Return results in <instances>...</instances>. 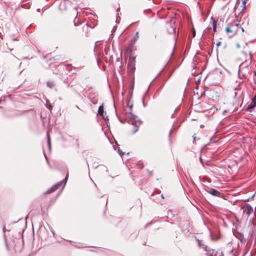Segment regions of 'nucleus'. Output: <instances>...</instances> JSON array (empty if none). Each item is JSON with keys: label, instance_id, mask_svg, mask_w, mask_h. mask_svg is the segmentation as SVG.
<instances>
[{"label": "nucleus", "instance_id": "1a4fd4ad", "mask_svg": "<svg viewBox=\"0 0 256 256\" xmlns=\"http://www.w3.org/2000/svg\"><path fill=\"white\" fill-rule=\"evenodd\" d=\"M46 85L48 88H54L55 84L53 82L48 81L46 82Z\"/></svg>", "mask_w": 256, "mask_h": 256}, {"label": "nucleus", "instance_id": "f257e3e1", "mask_svg": "<svg viewBox=\"0 0 256 256\" xmlns=\"http://www.w3.org/2000/svg\"><path fill=\"white\" fill-rule=\"evenodd\" d=\"M226 32L230 34V37L236 34L238 32H243L244 28L240 26V24L236 22L228 23L226 28Z\"/></svg>", "mask_w": 256, "mask_h": 256}, {"label": "nucleus", "instance_id": "412c9836", "mask_svg": "<svg viewBox=\"0 0 256 256\" xmlns=\"http://www.w3.org/2000/svg\"><path fill=\"white\" fill-rule=\"evenodd\" d=\"M135 36H136V38L134 39V40L135 41L136 40V39L138 37V32H136V34H135Z\"/></svg>", "mask_w": 256, "mask_h": 256}, {"label": "nucleus", "instance_id": "6e6552de", "mask_svg": "<svg viewBox=\"0 0 256 256\" xmlns=\"http://www.w3.org/2000/svg\"><path fill=\"white\" fill-rule=\"evenodd\" d=\"M98 114L100 116H102L103 118H104V106H100L98 108Z\"/></svg>", "mask_w": 256, "mask_h": 256}, {"label": "nucleus", "instance_id": "39448f33", "mask_svg": "<svg viewBox=\"0 0 256 256\" xmlns=\"http://www.w3.org/2000/svg\"><path fill=\"white\" fill-rule=\"evenodd\" d=\"M62 182H58V183H57L55 185L52 186L51 188L48 189L46 191V194H50V193H52V192H54L55 190H56L57 189H58L59 188V187L62 185Z\"/></svg>", "mask_w": 256, "mask_h": 256}, {"label": "nucleus", "instance_id": "f704fd0d", "mask_svg": "<svg viewBox=\"0 0 256 256\" xmlns=\"http://www.w3.org/2000/svg\"><path fill=\"white\" fill-rule=\"evenodd\" d=\"M161 197H162V198H164V195L162 194L161 195Z\"/></svg>", "mask_w": 256, "mask_h": 256}, {"label": "nucleus", "instance_id": "9b49d317", "mask_svg": "<svg viewBox=\"0 0 256 256\" xmlns=\"http://www.w3.org/2000/svg\"><path fill=\"white\" fill-rule=\"evenodd\" d=\"M66 69L69 72H70V71L72 70V66L70 64H66L65 65Z\"/></svg>", "mask_w": 256, "mask_h": 256}, {"label": "nucleus", "instance_id": "ea45409f", "mask_svg": "<svg viewBox=\"0 0 256 256\" xmlns=\"http://www.w3.org/2000/svg\"><path fill=\"white\" fill-rule=\"evenodd\" d=\"M66 182H64V186H65Z\"/></svg>", "mask_w": 256, "mask_h": 256}, {"label": "nucleus", "instance_id": "5701e85b", "mask_svg": "<svg viewBox=\"0 0 256 256\" xmlns=\"http://www.w3.org/2000/svg\"><path fill=\"white\" fill-rule=\"evenodd\" d=\"M46 106L49 109V110H51L52 108V106H50V105H48V104H46Z\"/></svg>", "mask_w": 256, "mask_h": 256}, {"label": "nucleus", "instance_id": "37998d69", "mask_svg": "<svg viewBox=\"0 0 256 256\" xmlns=\"http://www.w3.org/2000/svg\"><path fill=\"white\" fill-rule=\"evenodd\" d=\"M44 158H46V159H47V158L46 156H44Z\"/></svg>", "mask_w": 256, "mask_h": 256}, {"label": "nucleus", "instance_id": "7c9ffc66", "mask_svg": "<svg viewBox=\"0 0 256 256\" xmlns=\"http://www.w3.org/2000/svg\"><path fill=\"white\" fill-rule=\"evenodd\" d=\"M171 134H172V132L170 131V132H169V134H168V136H169V138H170V136H171Z\"/></svg>", "mask_w": 256, "mask_h": 256}, {"label": "nucleus", "instance_id": "20e7f679", "mask_svg": "<svg viewBox=\"0 0 256 256\" xmlns=\"http://www.w3.org/2000/svg\"><path fill=\"white\" fill-rule=\"evenodd\" d=\"M256 106V97L254 96L252 98V102H251L250 104L246 108V110L248 112H252L254 108Z\"/></svg>", "mask_w": 256, "mask_h": 256}, {"label": "nucleus", "instance_id": "c85d7f7f", "mask_svg": "<svg viewBox=\"0 0 256 256\" xmlns=\"http://www.w3.org/2000/svg\"><path fill=\"white\" fill-rule=\"evenodd\" d=\"M119 154L120 156H122L124 154V152H119Z\"/></svg>", "mask_w": 256, "mask_h": 256}, {"label": "nucleus", "instance_id": "423d86ee", "mask_svg": "<svg viewBox=\"0 0 256 256\" xmlns=\"http://www.w3.org/2000/svg\"><path fill=\"white\" fill-rule=\"evenodd\" d=\"M243 212H246L248 216H249L253 212V208L250 204H246V210H244Z\"/></svg>", "mask_w": 256, "mask_h": 256}, {"label": "nucleus", "instance_id": "2eb2a0df", "mask_svg": "<svg viewBox=\"0 0 256 256\" xmlns=\"http://www.w3.org/2000/svg\"><path fill=\"white\" fill-rule=\"evenodd\" d=\"M222 252H220V253L219 254H218L217 252H216L214 254V256H213V255H210V256H222Z\"/></svg>", "mask_w": 256, "mask_h": 256}, {"label": "nucleus", "instance_id": "9d476101", "mask_svg": "<svg viewBox=\"0 0 256 256\" xmlns=\"http://www.w3.org/2000/svg\"><path fill=\"white\" fill-rule=\"evenodd\" d=\"M47 139H48V148L50 150L51 149V144H50V136L48 134H47Z\"/></svg>", "mask_w": 256, "mask_h": 256}, {"label": "nucleus", "instance_id": "72a5a7b5", "mask_svg": "<svg viewBox=\"0 0 256 256\" xmlns=\"http://www.w3.org/2000/svg\"><path fill=\"white\" fill-rule=\"evenodd\" d=\"M230 253H232L233 252V250H231L230 251Z\"/></svg>", "mask_w": 256, "mask_h": 256}, {"label": "nucleus", "instance_id": "a18cd8bd", "mask_svg": "<svg viewBox=\"0 0 256 256\" xmlns=\"http://www.w3.org/2000/svg\"><path fill=\"white\" fill-rule=\"evenodd\" d=\"M148 173H149V174H150V173H151V172L148 171Z\"/></svg>", "mask_w": 256, "mask_h": 256}, {"label": "nucleus", "instance_id": "dca6fc26", "mask_svg": "<svg viewBox=\"0 0 256 256\" xmlns=\"http://www.w3.org/2000/svg\"><path fill=\"white\" fill-rule=\"evenodd\" d=\"M248 54H249V55H250V60L251 61L252 60V52H249Z\"/></svg>", "mask_w": 256, "mask_h": 256}, {"label": "nucleus", "instance_id": "49530a36", "mask_svg": "<svg viewBox=\"0 0 256 256\" xmlns=\"http://www.w3.org/2000/svg\"><path fill=\"white\" fill-rule=\"evenodd\" d=\"M254 215L255 217H256V214L255 213L254 214Z\"/></svg>", "mask_w": 256, "mask_h": 256}, {"label": "nucleus", "instance_id": "ddd939ff", "mask_svg": "<svg viewBox=\"0 0 256 256\" xmlns=\"http://www.w3.org/2000/svg\"><path fill=\"white\" fill-rule=\"evenodd\" d=\"M174 70L170 72L168 75L167 76V78L165 80L164 84H163V86L166 80L170 77L171 75L172 74Z\"/></svg>", "mask_w": 256, "mask_h": 256}, {"label": "nucleus", "instance_id": "e433bc0d", "mask_svg": "<svg viewBox=\"0 0 256 256\" xmlns=\"http://www.w3.org/2000/svg\"><path fill=\"white\" fill-rule=\"evenodd\" d=\"M233 256H238L237 255H236L235 254H233Z\"/></svg>", "mask_w": 256, "mask_h": 256}, {"label": "nucleus", "instance_id": "2f4dec72", "mask_svg": "<svg viewBox=\"0 0 256 256\" xmlns=\"http://www.w3.org/2000/svg\"><path fill=\"white\" fill-rule=\"evenodd\" d=\"M132 44H130V46H128V49H129V48H130V47H132Z\"/></svg>", "mask_w": 256, "mask_h": 256}, {"label": "nucleus", "instance_id": "a19ab883", "mask_svg": "<svg viewBox=\"0 0 256 256\" xmlns=\"http://www.w3.org/2000/svg\"><path fill=\"white\" fill-rule=\"evenodd\" d=\"M142 101H143V103L144 104V98L142 100Z\"/></svg>", "mask_w": 256, "mask_h": 256}, {"label": "nucleus", "instance_id": "f8f14e48", "mask_svg": "<svg viewBox=\"0 0 256 256\" xmlns=\"http://www.w3.org/2000/svg\"><path fill=\"white\" fill-rule=\"evenodd\" d=\"M212 27H213V30L214 32H216V22L213 21L212 22Z\"/></svg>", "mask_w": 256, "mask_h": 256}, {"label": "nucleus", "instance_id": "0eeeda50", "mask_svg": "<svg viewBox=\"0 0 256 256\" xmlns=\"http://www.w3.org/2000/svg\"><path fill=\"white\" fill-rule=\"evenodd\" d=\"M209 193L213 196H220V193L216 189H210Z\"/></svg>", "mask_w": 256, "mask_h": 256}, {"label": "nucleus", "instance_id": "4c0bfd02", "mask_svg": "<svg viewBox=\"0 0 256 256\" xmlns=\"http://www.w3.org/2000/svg\"><path fill=\"white\" fill-rule=\"evenodd\" d=\"M17 40L16 38H14L13 39V40Z\"/></svg>", "mask_w": 256, "mask_h": 256}, {"label": "nucleus", "instance_id": "4be33fe9", "mask_svg": "<svg viewBox=\"0 0 256 256\" xmlns=\"http://www.w3.org/2000/svg\"><path fill=\"white\" fill-rule=\"evenodd\" d=\"M164 68H165V67H164V68H162V70L158 74V76H156V77H158V76H160V74L164 70Z\"/></svg>", "mask_w": 256, "mask_h": 256}, {"label": "nucleus", "instance_id": "c9c22d12", "mask_svg": "<svg viewBox=\"0 0 256 256\" xmlns=\"http://www.w3.org/2000/svg\"><path fill=\"white\" fill-rule=\"evenodd\" d=\"M200 162H202V160L201 157H200Z\"/></svg>", "mask_w": 256, "mask_h": 256}, {"label": "nucleus", "instance_id": "4468645a", "mask_svg": "<svg viewBox=\"0 0 256 256\" xmlns=\"http://www.w3.org/2000/svg\"><path fill=\"white\" fill-rule=\"evenodd\" d=\"M5 228H6V227H5L4 226L3 228H2L4 237V238L5 240H6V234H5Z\"/></svg>", "mask_w": 256, "mask_h": 256}, {"label": "nucleus", "instance_id": "c756f323", "mask_svg": "<svg viewBox=\"0 0 256 256\" xmlns=\"http://www.w3.org/2000/svg\"><path fill=\"white\" fill-rule=\"evenodd\" d=\"M236 47H237L238 48H240V44H236Z\"/></svg>", "mask_w": 256, "mask_h": 256}, {"label": "nucleus", "instance_id": "6ab92c4d", "mask_svg": "<svg viewBox=\"0 0 256 256\" xmlns=\"http://www.w3.org/2000/svg\"><path fill=\"white\" fill-rule=\"evenodd\" d=\"M246 1L244 0L243 2H242V5H243V8L244 10L246 9Z\"/></svg>", "mask_w": 256, "mask_h": 256}, {"label": "nucleus", "instance_id": "f03ea898", "mask_svg": "<svg viewBox=\"0 0 256 256\" xmlns=\"http://www.w3.org/2000/svg\"><path fill=\"white\" fill-rule=\"evenodd\" d=\"M128 106L129 108V112H126L125 114V117L126 119H129L128 122L129 124H131L133 125L134 124V123L136 122V120L138 118V116L132 113V106L133 104H130V102L128 103Z\"/></svg>", "mask_w": 256, "mask_h": 256}, {"label": "nucleus", "instance_id": "aec40b11", "mask_svg": "<svg viewBox=\"0 0 256 256\" xmlns=\"http://www.w3.org/2000/svg\"><path fill=\"white\" fill-rule=\"evenodd\" d=\"M196 36V30L194 28H192V37H194Z\"/></svg>", "mask_w": 256, "mask_h": 256}, {"label": "nucleus", "instance_id": "473e14b6", "mask_svg": "<svg viewBox=\"0 0 256 256\" xmlns=\"http://www.w3.org/2000/svg\"><path fill=\"white\" fill-rule=\"evenodd\" d=\"M151 224V223H148V224L146 225L145 227L146 228L148 226V225H149V224Z\"/></svg>", "mask_w": 256, "mask_h": 256}, {"label": "nucleus", "instance_id": "f3484780", "mask_svg": "<svg viewBox=\"0 0 256 256\" xmlns=\"http://www.w3.org/2000/svg\"><path fill=\"white\" fill-rule=\"evenodd\" d=\"M138 130V127L136 126H135L133 133L134 134V133L136 132Z\"/></svg>", "mask_w": 256, "mask_h": 256}, {"label": "nucleus", "instance_id": "c03bdc74", "mask_svg": "<svg viewBox=\"0 0 256 256\" xmlns=\"http://www.w3.org/2000/svg\"><path fill=\"white\" fill-rule=\"evenodd\" d=\"M44 158H46V159H47V158L46 156H44Z\"/></svg>", "mask_w": 256, "mask_h": 256}, {"label": "nucleus", "instance_id": "b1692460", "mask_svg": "<svg viewBox=\"0 0 256 256\" xmlns=\"http://www.w3.org/2000/svg\"><path fill=\"white\" fill-rule=\"evenodd\" d=\"M135 69H136V68H135L134 66H132V72H134Z\"/></svg>", "mask_w": 256, "mask_h": 256}, {"label": "nucleus", "instance_id": "7ed1b4c3", "mask_svg": "<svg viewBox=\"0 0 256 256\" xmlns=\"http://www.w3.org/2000/svg\"><path fill=\"white\" fill-rule=\"evenodd\" d=\"M167 30L168 34H172L176 32L175 22L171 21L167 23Z\"/></svg>", "mask_w": 256, "mask_h": 256}, {"label": "nucleus", "instance_id": "79ce46f5", "mask_svg": "<svg viewBox=\"0 0 256 256\" xmlns=\"http://www.w3.org/2000/svg\"><path fill=\"white\" fill-rule=\"evenodd\" d=\"M44 158H46V159H47V158L46 156H44Z\"/></svg>", "mask_w": 256, "mask_h": 256}, {"label": "nucleus", "instance_id": "a211bd4d", "mask_svg": "<svg viewBox=\"0 0 256 256\" xmlns=\"http://www.w3.org/2000/svg\"><path fill=\"white\" fill-rule=\"evenodd\" d=\"M91 102L93 104H96L97 103V101L96 100H94V99H92L91 100Z\"/></svg>", "mask_w": 256, "mask_h": 256}, {"label": "nucleus", "instance_id": "cd10ccee", "mask_svg": "<svg viewBox=\"0 0 256 256\" xmlns=\"http://www.w3.org/2000/svg\"><path fill=\"white\" fill-rule=\"evenodd\" d=\"M232 244L231 242H229L228 244V246H230V247L232 246Z\"/></svg>", "mask_w": 256, "mask_h": 256}, {"label": "nucleus", "instance_id": "a878e982", "mask_svg": "<svg viewBox=\"0 0 256 256\" xmlns=\"http://www.w3.org/2000/svg\"><path fill=\"white\" fill-rule=\"evenodd\" d=\"M6 249H7L8 250H9L8 246V244H7L6 242Z\"/></svg>", "mask_w": 256, "mask_h": 256}, {"label": "nucleus", "instance_id": "58836bf2", "mask_svg": "<svg viewBox=\"0 0 256 256\" xmlns=\"http://www.w3.org/2000/svg\"><path fill=\"white\" fill-rule=\"evenodd\" d=\"M236 96V93L234 92V96Z\"/></svg>", "mask_w": 256, "mask_h": 256}, {"label": "nucleus", "instance_id": "bb28decb", "mask_svg": "<svg viewBox=\"0 0 256 256\" xmlns=\"http://www.w3.org/2000/svg\"><path fill=\"white\" fill-rule=\"evenodd\" d=\"M0 38L1 39H2L3 38V36L2 34V33L0 32Z\"/></svg>", "mask_w": 256, "mask_h": 256}, {"label": "nucleus", "instance_id": "393cba45", "mask_svg": "<svg viewBox=\"0 0 256 256\" xmlns=\"http://www.w3.org/2000/svg\"><path fill=\"white\" fill-rule=\"evenodd\" d=\"M221 44H222V42H218L216 44V46H220V45H221Z\"/></svg>", "mask_w": 256, "mask_h": 256}]
</instances>
